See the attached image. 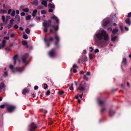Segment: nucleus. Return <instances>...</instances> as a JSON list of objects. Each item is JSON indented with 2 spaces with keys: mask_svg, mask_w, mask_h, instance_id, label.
Segmentation results:
<instances>
[{
  "mask_svg": "<svg viewBox=\"0 0 131 131\" xmlns=\"http://www.w3.org/2000/svg\"><path fill=\"white\" fill-rule=\"evenodd\" d=\"M7 11L6 10L4 9H0V13L3 14L7 13Z\"/></svg>",
  "mask_w": 131,
  "mask_h": 131,
  "instance_id": "393cba45",
  "label": "nucleus"
},
{
  "mask_svg": "<svg viewBox=\"0 0 131 131\" xmlns=\"http://www.w3.org/2000/svg\"><path fill=\"white\" fill-rule=\"evenodd\" d=\"M90 72H87L86 75L87 76H88L90 75Z\"/></svg>",
  "mask_w": 131,
  "mask_h": 131,
  "instance_id": "774afa93",
  "label": "nucleus"
},
{
  "mask_svg": "<svg viewBox=\"0 0 131 131\" xmlns=\"http://www.w3.org/2000/svg\"><path fill=\"white\" fill-rule=\"evenodd\" d=\"M109 23V20L107 18L104 19L102 21V25L104 26H106Z\"/></svg>",
  "mask_w": 131,
  "mask_h": 131,
  "instance_id": "423d86ee",
  "label": "nucleus"
},
{
  "mask_svg": "<svg viewBox=\"0 0 131 131\" xmlns=\"http://www.w3.org/2000/svg\"><path fill=\"white\" fill-rule=\"evenodd\" d=\"M38 88V87L37 86H34V89L35 90H37Z\"/></svg>",
  "mask_w": 131,
  "mask_h": 131,
  "instance_id": "4d7b16f0",
  "label": "nucleus"
},
{
  "mask_svg": "<svg viewBox=\"0 0 131 131\" xmlns=\"http://www.w3.org/2000/svg\"><path fill=\"white\" fill-rule=\"evenodd\" d=\"M6 42L5 40H3L2 44L0 45V49L3 48L5 46Z\"/></svg>",
  "mask_w": 131,
  "mask_h": 131,
  "instance_id": "f8f14e48",
  "label": "nucleus"
},
{
  "mask_svg": "<svg viewBox=\"0 0 131 131\" xmlns=\"http://www.w3.org/2000/svg\"><path fill=\"white\" fill-rule=\"evenodd\" d=\"M16 13L17 15H18L19 14V11L18 10H17L16 11Z\"/></svg>",
  "mask_w": 131,
  "mask_h": 131,
  "instance_id": "680f3d73",
  "label": "nucleus"
},
{
  "mask_svg": "<svg viewBox=\"0 0 131 131\" xmlns=\"http://www.w3.org/2000/svg\"><path fill=\"white\" fill-rule=\"evenodd\" d=\"M10 19V17L9 16H6V23H7L8 21V20L9 19Z\"/></svg>",
  "mask_w": 131,
  "mask_h": 131,
  "instance_id": "ea45409f",
  "label": "nucleus"
},
{
  "mask_svg": "<svg viewBox=\"0 0 131 131\" xmlns=\"http://www.w3.org/2000/svg\"><path fill=\"white\" fill-rule=\"evenodd\" d=\"M53 38L52 37H50L49 39H48L46 36H45L44 38V41L48 47L49 46L50 42L53 41Z\"/></svg>",
  "mask_w": 131,
  "mask_h": 131,
  "instance_id": "f03ea898",
  "label": "nucleus"
},
{
  "mask_svg": "<svg viewBox=\"0 0 131 131\" xmlns=\"http://www.w3.org/2000/svg\"><path fill=\"white\" fill-rule=\"evenodd\" d=\"M24 8V5L20 6L19 7V9L20 11H23Z\"/></svg>",
  "mask_w": 131,
  "mask_h": 131,
  "instance_id": "b1692460",
  "label": "nucleus"
},
{
  "mask_svg": "<svg viewBox=\"0 0 131 131\" xmlns=\"http://www.w3.org/2000/svg\"><path fill=\"white\" fill-rule=\"evenodd\" d=\"M118 31V30L117 29H115L113 30L112 31V33L114 34L117 33Z\"/></svg>",
  "mask_w": 131,
  "mask_h": 131,
  "instance_id": "7c9ffc66",
  "label": "nucleus"
},
{
  "mask_svg": "<svg viewBox=\"0 0 131 131\" xmlns=\"http://www.w3.org/2000/svg\"><path fill=\"white\" fill-rule=\"evenodd\" d=\"M16 108L15 107L12 105H8L7 107V110L9 113H12L13 112Z\"/></svg>",
  "mask_w": 131,
  "mask_h": 131,
  "instance_id": "7ed1b4c3",
  "label": "nucleus"
},
{
  "mask_svg": "<svg viewBox=\"0 0 131 131\" xmlns=\"http://www.w3.org/2000/svg\"><path fill=\"white\" fill-rule=\"evenodd\" d=\"M126 23L129 25H130L131 24V22L130 21V19L129 18H127L125 20Z\"/></svg>",
  "mask_w": 131,
  "mask_h": 131,
  "instance_id": "5701e85b",
  "label": "nucleus"
},
{
  "mask_svg": "<svg viewBox=\"0 0 131 131\" xmlns=\"http://www.w3.org/2000/svg\"><path fill=\"white\" fill-rule=\"evenodd\" d=\"M52 29H54L55 30L57 31L58 29V27L57 26H55L54 25H52L51 26V28H50V32L51 33L54 34V33L53 32Z\"/></svg>",
  "mask_w": 131,
  "mask_h": 131,
  "instance_id": "0eeeda50",
  "label": "nucleus"
},
{
  "mask_svg": "<svg viewBox=\"0 0 131 131\" xmlns=\"http://www.w3.org/2000/svg\"><path fill=\"white\" fill-rule=\"evenodd\" d=\"M31 3L33 5L37 6L38 4V2L37 0H35L34 1L31 2Z\"/></svg>",
  "mask_w": 131,
  "mask_h": 131,
  "instance_id": "a211bd4d",
  "label": "nucleus"
},
{
  "mask_svg": "<svg viewBox=\"0 0 131 131\" xmlns=\"http://www.w3.org/2000/svg\"><path fill=\"white\" fill-rule=\"evenodd\" d=\"M5 105H1L0 106V107L2 108H3L5 107Z\"/></svg>",
  "mask_w": 131,
  "mask_h": 131,
  "instance_id": "6e6d98bb",
  "label": "nucleus"
},
{
  "mask_svg": "<svg viewBox=\"0 0 131 131\" xmlns=\"http://www.w3.org/2000/svg\"><path fill=\"white\" fill-rule=\"evenodd\" d=\"M15 14V11L14 10H13L11 13V15L12 16H14Z\"/></svg>",
  "mask_w": 131,
  "mask_h": 131,
  "instance_id": "473e14b6",
  "label": "nucleus"
},
{
  "mask_svg": "<svg viewBox=\"0 0 131 131\" xmlns=\"http://www.w3.org/2000/svg\"><path fill=\"white\" fill-rule=\"evenodd\" d=\"M17 55H16L14 56L13 57V60H14V65H15L16 64V61L17 60Z\"/></svg>",
  "mask_w": 131,
  "mask_h": 131,
  "instance_id": "412c9836",
  "label": "nucleus"
},
{
  "mask_svg": "<svg viewBox=\"0 0 131 131\" xmlns=\"http://www.w3.org/2000/svg\"><path fill=\"white\" fill-rule=\"evenodd\" d=\"M107 30L108 31H111L112 30V29L111 28H109L107 29Z\"/></svg>",
  "mask_w": 131,
  "mask_h": 131,
  "instance_id": "e2e57ef3",
  "label": "nucleus"
},
{
  "mask_svg": "<svg viewBox=\"0 0 131 131\" xmlns=\"http://www.w3.org/2000/svg\"><path fill=\"white\" fill-rule=\"evenodd\" d=\"M115 112L112 110H110L109 112V115L110 116H112L115 113Z\"/></svg>",
  "mask_w": 131,
  "mask_h": 131,
  "instance_id": "a878e982",
  "label": "nucleus"
},
{
  "mask_svg": "<svg viewBox=\"0 0 131 131\" xmlns=\"http://www.w3.org/2000/svg\"><path fill=\"white\" fill-rule=\"evenodd\" d=\"M69 89L71 90H73V86H71L69 88Z\"/></svg>",
  "mask_w": 131,
  "mask_h": 131,
  "instance_id": "5fc2aeb1",
  "label": "nucleus"
},
{
  "mask_svg": "<svg viewBox=\"0 0 131 131\" xmlns=\"http://www.w3.org/2000/svg\"><path fill=\"white\" fill-rule=\"evenodd\" d=\"M9 68L11 69H12L13 68V67L12 65H10L9 66Z\"/></svg>",
  "mask_w": 131,
  "mask_h": 131,
  "instance_id": "bf43d9fd",
  "label": "nucleus"
},
{
  "mask_svg": "<svg viewBox=\"0 0 131 131\" xmlns=\"http://www.w3.org/2000/svg\"><path fill=\"white\" fill-rule=\"evenodd\" d=\"M52 18L53 19H54L56 20L57 23H58V24L59 23V20L58 19V18L55 15H53L52 16Z\"/></svg>",
  "mask_w": 131,
  "mask_h": 131,
  "instance_id": "dca6fc26",
  "label": "nucleus"
},
{
  "mask_svg": "<svg viewBox=\"0 0 131 131\" xmlns=\"http://www.w3.org/2000/svg\"><path fill=\"white\" fill-rule=\"evenodd\" d=\"M5 88V85L3 83H2L0 84V92L1 91V90L4 88Z\"/></svg>",
  "mask_w": 131,
  "mask_h": 131,
  "instance_id": "f3484780",
  "label": "nucleus"
},
{
  "mask_svg": "<svg viewBox=\"0 0 131 131\" xmlns=\"http://www.w3.org/2000/svg\"><path fill=\"white\" fill-rule=\"evenodd\" d=\"M50 92L49 90H48L46 92V95H48L50 94Z\"/></svg>",
  "mask_w": 131,
  "mask_h": 131,
  "instance_id": "a19ab883",
  "label": "nucleus"
},
{
  "mask_svg": "<svg viewBox=\"0 0 131 131\" xmlns=\"http://www.w3.org/2000/svg\"><path fill=\"white\" fill-rule=\"evenodd\" d=\"M99 103L100 105L103 104L104 103V102L102 100H100L99 101Z\"/></svg>",
  "mask_w": 131,
  "mask_h": 131,
  "instance_id": "79ce46f5",
  "label": "nucleus"
},
{
  "mask_svg": "<svg viewBox=\"0 0 131 131\" xmlns=\"http://www.w3.org/2000/svg\"><path fill=\"white\" fill-rule=\"evenodd\" d=\"M23 37L25 39H27L28 38L27 35L26 34H24L23 36Z\"/></svg>",
  "mask_w": 131,
  "mask_h": 131,
  "instance_id": "4c0bfd02",
  "label": "nucleus"
},
{
  "mask_svg": "<svg viewBox=\"0 0 131 131\" xmlns=\"http://www.w3.org/2000/svg\"><path fill=\"white\" fill-rule=\"evenodd\" d=\"M127 63V62L126 59L125 58H124L122 62V64L124 65H126Z\"/></svg>",
  "mask_w": 131,
  "mask_h": 131,
  "instance_id": "4be33fe9",
  "label": "nucleus"
},
{
  "mask_svg": "<svg viewBox=\"0 0 131 131\" xmlns=\"http://www.w3.org/2000/svg\"><path fill=\"white\" fill-rule=\"evenodd\" d=\"M14 21V20L13 19H12L10 20L9 23L7 26V27L8 29L10 28L12 26L13 24V22Z\"/></svg>",
  "mask_w": 131,
  "mask_h": 131,
  "instance_id": "9b49d317",
  "label": "nucleus"
},
{
  "mask_svg": "<svg viewBox=\"0 0 131 131\" xmlns=\"http://www.w3.org/2000/svg\"><path fill=\"white\" fill-rule=\"evenodd\" d=\"M2 20L3 21V22L4 23V24H6L7 23L6 22V20H5V17L4 15H3L2 16Z\"/></svg>",
  "mask_w": 131,
  "mask_h": 131,
  "instance_id": "c756f323",
  "label": "nucleus"
},
{
  "mask_svg": "<svg viewBox=\"0 0 131 131\" xmlns=\"http://www.w3.org/2000/svg\"><path fill=\"white\" fill-rule=\"evenodd\" d=\"M85 84L84 83L83 85H82V84H80L79 85L78 88V89L81 91H83L85 87Z\"/></svg>",
  "mask_w": 131,
  "mask_h": 131,
  "instance_id": "6e6552de",
  "label": "nucleus"
},
{
  "mask_svg": "<svg viewBox=\"0 0 131 131\" xmlns=\"http://www.w3.org/2000/svg\"><path fill=\"white\" fill-rule=\"evenodd\" d=\"M22 43L23 45H26V47L27 48L28 47V46L27 45V42L25 40L23 41H22Z\"/></svg>",
  "mask_w": 131,
  "mask_h": 131,
  "instance_id": "bb28decb",
  "label": "nucleus"
},
{
  "mask_svg": "<svg viewBox=\"0 0 131 131\" xmlns=\"http://www.w3.org/2000/svg\"><path fill=\"white\" fill-rule=\"evenodd\" d=\"M99 50L98 49H96L94 50V52L95 53H97L98 52Z\"/></svg>",
  "mask_w": 131,
  "mask_h": 131,
  "instance_id": "69168bd1",
  "label": "nucleus"
},
{
  "mask_svg": "<svg viewBox=\"0 0 131 131\" xmlns=\"http://www.w3.org/2000/svg\"><path fill=\"white\" fill-rule=\"evenodd\" d=\"M95 43L98 46L100 47H102L101 42L97 41Z\"/></svg>",
  "mask_w": 131,
  "mask_h": 131,
  "instance_id": "aec40b11",
  "label": "nucleus"
},
{
  "mask_svg": "<svg viewBox=\"0 0 131 131\" xmlns=\"http://www.w3.org/2000/svg\"><path fill=\"white\" fill-rule=\"evenodd\" d=\"M89 48L91 49V50H90L91 52H92L93 50V49L91 47H90Z\"/></svg>",
  "mask_w": 131,
  "mask_h": 131,
  "instance_id": "338daca9",
  "label": "nucleus"
},
{
  "mask_svg": "<svg viewBox=\"0 0 131 131\" xmlns=\"http://www.w3.org/2000/svg\"><path fill=\"white\" fill-rule=\"evenodd\" d=\"M49 12L50 13L52 12H53V10L51 8H49Z\"/></svg>",
  "mask_w": 131,
  "mask_h": 131,
  "instance_id": "13d9d810",
  "label": "nucleus"
},
{
  "mask_svg": "<svg viewBox=\"0 0 131 131\" xmlns=\"http://www.w3.org/2000/svg\"><path fill=\"white\" fill-rule=\"evenodd\" d=\"M83 79L84 80L86 81H87L88 80V78L87 77V75H84L83 77Z\"/></svg>",
  "mask_w": 131,
  "mask_h": 131,
  "instance_id": "e433bc0d",
  "label": "nucleus"
},
{
  "mask_svg": "<svg viewBox=\"0 0 131 131\" xmlns=\"http://www.w3.org/2000/svg\"><path fill=\"white\" fill-rule=\"evenodd\" d=\"M31 16L30 15H28V16H26V20H30L31 18Z\"/></svg>",
  "mask_w": 131,
  "mask_h": 131,
  "instance_id": "2f4dec72",
  "label": "nucleus"
},
{
  "mask_svg": "<svg viewBox=\"0 0 131 131\" xmlns=\"http://www.w3.org/2000/svg\"><path fill=\"white\" fill-rule=\"evenodd\" d=\"M12 9H9L8 11V14H9L12 11Z\"/></svg>",
  "mask_w": 131,
  "mask_h": 131,
  "instance_id": "864d4df0",
  "label": "nucleus"
},
{
  "mask_svg": "<svg viewBox=\"0 0 131 131\" xmlns=\"http://www.w3.org/2000/svg\"><path fill=\"white\" fill-rule=\"evenodd\" d=\"M15 21L16 23H18L20 22V16L19 15H16L15 17Z\"/></svg>",
  "mask_w": 131,
  "mask_h": 131,
  "instance_id": "ddd939ff",
  "label": "nucleus"
},
{
  "mask_svg": "<svg viewBox=\"0 0 131 131\" xmlns=\"http://www.w3.org/2000/svg\"><path fill=\"white\" fill-rule=\"evenodd\" d=\"M25 32L27 34H29L30 32V30L28 28H27L25 29Z\"/></svg>",
  "mask_w": 131,
  "mask_h": 131,
  "instance_id": "f704fd0d",
  "label": "nucleus"
},
{
  "mask_svg": "<svg viewBox=\"0 0 131 131\" xmlns=\"http://www.w3.org/2000/svg\"><path fill=\"white\" fill-rule=\"evenodd\" d=\"M117 38V37L116 36H115V37H111L112 41H114Z\"/></svg>",
  "mask_w": 131,
  "mask_h": 131,
  "instance_id": "c9c22d12",
  "label": "nucleus"
},
{
  "mask_svg": "<svg viewBox=\"0 0 131 131\" xmlns=\"http://www.w3.org/2000/svg\"><path fill=\"white\" fill-rule=\"evenodd\" d=\"M14 28L15 29H17L18 28V26L16 25H15L14 26Z\"/></svg>",
  "mask_w": 131,
  "mask_h": 131,
  "instance_id": "c03bdc74",
  "label": "nucleus"
},
{
  "mask_svg": "<svg viewBox=\"0 0 131 131\" xmlns=\"http://www.w3.org/2000/svg\"><path fill=\"white\" fill-rule=\"evenodd\" d=\"M48 87V86L47 84H44V88L45 89H46Z\"/></svg>",
  "mask_w": 131,
  "mask_h": 131,
  "instance_id": "09e8293b",
  "label": "nucleus"
},
{
  "mask_svg": "<svg viewBox=\"0 0 131 131\" xmlns=\"http://www.w3.org/2000/svg\"><path fill=\"white\" fill-rule=\"evenodd\" d=\"M15 70L19 72H21L23 71L24 70V69L23 67H18L15 69Z\"/></svg>",
  "mask_w": 131,
  "mask_h": 131,
  "instance_id": "2eb2a0df",
  "label": "nucleus"
},
{
  "mask_svg": "<svg viewBox=\"0 0 131 131\" xmlns=\"http://www.w3.org/2000/svg\"><path fill=\"white\" fill-rule=\"evenodd\" d=\"M4 39L8 40L9 39V37H4Z\"/></svg>",
  "mask_w": 131,
  "mask_h": 131,
  "instance_id": "0e129e2a",
  "label": "nucleus"
},
{
  "mask_svg": "<svg viewBox=\"0 0 131 131\" xmlns=\"http://www.w3.org/2000/svg\"><path fill=\"white\" fill-rule=\"evenodd\" d=\"M41 13L42 14H44L46 13V12L45 10H42L41 11Z\"/></svg>",
  "mask_w": 131,
  "mask_h": 131,
  "instance_id": "a18cd8bd",
  "label": "nucleus"
},
{
  "mask_svg": "<svg viewBox=\"0 0 131 131\" xmlns=\"http://www.w3.org/2000/svg\"><path fill=\"white\" fill-rule=\"evenodd\" d=\"M127 17H131V12H130L128 13L127 15Z\"/></svg>",
  "mask_w": 131,
  "mask_h": 131,
  "instance_id": "8fccbe9b",
  "label": "nucleus"
},
{
  "mask_svg": "<svg viewBox=\"0 0 131 131\" xmlns=\"http://www.w3.org/2000/svg\"><path fill=\"white\" fill-rule=\"evenodd\" d=\"M48 5L51 8H55L54 5L53 4H52L50 3Z\"/></svg>",
  "mask_w": 131,
  "mask_h": 131,
  "instance_id": "cd10ccee",
  "label": "nucleus"
},
{
  "mask_svg": "<svg viewBox=\"0 0 131 131\" xmlns=\"http://www.w3.org/2000/svg\"><path fill=\"white\" fill-rule=\"evenodd\" d=\"M51 21L50 20H49L47 22L44 21L43 23V25L44 27H50L51 26Z\"/></svg>",
  "mask_w": 131,
  "mask_h": 131,
  "instance_id": "20e7f679",
  "label": "nucleus"
},
{
  "mask_svg": "<svg viewBox=\"0 0 131 131\" xmlns=\"http://www.w3.org/2000/svg\"><path fill=\"white\" fill-rule=\"evenodd\" d=\"M95 36L100 40H104L107 41L109 39L108 35L106 34V32L104 30L101 31H97L96 33Z\"/></svg>",
  "mask_w": 131,
  "mask_h": 131,
  "instance_id": "f257e3e1",
  "label": "nucleus"
},
{
  "mask_svg": "<svg viewBox=\"0 0 131 131\" xmlns=\"http://www.w3.org/2000/svg\"><path fill=\"white\" fill-rule=\"evenodd\" d=\"M89 56L90 59H92V54L89 53Z\"/></svg>",
  "mask_w": 131,
  "mask_h": 131,
  "instance_id": "de8ad7c7",
  "label": "nucleus"
},
{
  "mask_svg": "<svg viewBox=\"0 0 131 131\" xmlns=\"http://www.w3.org/2000/svg\"><path fill=\"white\" fill-rule=\"evenodd\" d=\"M37 10L35 9L34 10L33 12V13L32 14V16L33 17H35L36 16V14L37 13Z\"/></svg>",
  "mask_w": 131,
  "mask_h": 131,
  "instance_id": "c85d7f7f",
  "label": "nucleus"
},
{
  "mask_svg": "<svg viewBox=\"0 0 131 131\" xmlns=\"http://www.w3.org/2000/svg\"><path fill=\"white\" fill-rule=\"evenodd\" d=\"M25 15V14L24 12H21L20 13V15L21 16H24Z\"/></svg>",
  "mask_w": 131,
  "mask_h": 131,
  "instance_id": "49530a36",
  "label": "nucleus"
},
{
  "mask_svg": "<svg viewBox=\"0 0 131 131\" xmlns=\"http://www.w3.org/2000/svg\"><path fill=\"white\" fill-rule=\"evenodd\" d=\"M29 10L28 8H24L23 11L24 12H26V13H27L29 12Z\"/></svg>",
  "mask_w": 131,
  "mask_h": 131,
  "instance_id": "72a5a7b5",
  "label": "nucleus"
},
{
  "mask_svg": "<svg viewBox=\"0 0 131 131\" xmlns=\"http://www.w3.org/2000/svg\"><path fill=\"white\" fill-rule=\"evenodd\" d=\"M119 27L121 30V31L122 32L123 30V27L121 26H120Z\"/></svg>",
  "mask_w": 131,
  "mask_h": 131,
  "instance_id": "052dcab7",
  "label": "nucleus"
},
{
  "mask_svg": "<svg viewBox=\"0 0 131 131\" xmlns=\"http://www.w3.org/2000/svg\"><path fill=\"white\" fill-rule=\"evenodd\" d=\"M47 27H44V29L43 30L45 32H46L47 31Z\"/></svg>",
  "mask_w": 131,
  "mask_h": 131,
  "instance_id": "37998d69",
  "label": "nucleus"
},
{
  "mask_svg": "<svg viewBox=\"0 0 131 131\" xmlns=\"http://www.w3.org/2000/svg\"><path fill=\"white\" fill-rule=\"evenodd\" d=\"M55 38L57 41V42L55 43V45H57V42H58L59 41V37L57 35H55L54 36Z\"/></svg>",
  "mask_w": 131,
  "mask_h": 131,
  "instance_id": "4468645a",
  "label": "nucleus"
},
{
  "mask_svg": "<svg viewBox=\"0 0 131 131\" xmlns=\"http://www.w3.org/2000/svg\"><path fill=\"white\" fill-rule=\"evenodd\" d=\"M28 90L27 89H25L23 91V93H27L28 92Z\"/></svg>",
  "mask_w": 131,
  "mask_h": 131,
  "instance_id": "58836bf2",
  "label": "nucleus"
},
{
  "mask_svg": "<svg viewBox=\"0 0 131 131\" xmlns=\"http://www.w3.org/2000/svg\"><path fill=\"white\" fill-rule=\"evenodd\" d=\"M50 56L51 57H53L55 56V54L54 49L51 50L49 52Z\"/></svg>",
  "mask_w": 131,
  "mask_h": 131,
  "instance_id": "9d476101",
  "label": "nucleus"
},
{
  "mask_svg": "<svg viewBox=\"0 0 131 131\" xmlns=\"http://www.w3.org/2000/svg\"><path fill=\"white\" fill-rule=\"evenodd\" d=\"M8 75V73L7 72H5L4 73V76H6Z\"/></svg>",
  "mask_w": 131,
  "mask_h": 131,
  "instance_id": "603ef678",
  "label": "nucleus"
},
{
  "mask_svg": "<svg viewBox=\"0 0 131 131\" xmlns=\"http://www.w3.org/2000/svg\"><path fill=\"white\" fill-rule=\"evenodd\" d=\"M28 56V54H26L23 56L22 58L23 62V63H25L26 64H27V62L26 61V60Z\"/></svg>",
  "mask_w": 131,
  "mask_h": 131,
  "instance_id": "1a4fd4ad",
  "label": "nucleus"
},
{
  "mask_svg": "<svg viewBox=\"0 0 131 131\" xmlns=\"http://www.w3.org/2000/svg\"><path fill=\"white\" fill-rule=\"evenodd\" d=\"M41 4L45 7L47 6V2L46 1L42 0L41 3Z\"/></svg>",
  "mask_w": 131,
  "mask_h": 131,
  "instance_id": "6ab92c4d",
  "label": "nucleus"
},
{
  "mask_svg": "<svg viewBox=\"0 0 131 131\" xmlns=\"http://www.w3.org/2000/svg\"><path fill=\"white\" fill-rule=\"evenodd\" d=\"M36 128H37V126L36 124L34 123H32L29 127V128L31 130H34Z\"/></svg>",
  "mask_w": 131,
  "mask_h": 131,
  "instance_id": "39448f33",
  "label": "nucleus"
},
{
  "mask_svg": "<svg viewBox=\"0 0 131 131\" xmlns=\"http://www.w3.org/2000/svg\"><path fill=\"white\" fill-rule=\"evenodd\" d=\"M105 109V108L104 107H102L101 109V112H103L104 111Z\"/></svg>",
  "mask_w": 131,
  "mask_h": 131,
  "instance_id": "3c124183",
  "label": "nucleus"
}]
</instances>
